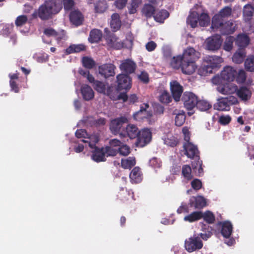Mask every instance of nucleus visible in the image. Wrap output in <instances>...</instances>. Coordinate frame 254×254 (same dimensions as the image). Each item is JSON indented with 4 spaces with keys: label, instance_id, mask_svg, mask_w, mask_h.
I'll return each instance as SVG.
<instances>
[{
    "label": "nucleus",
    "instance_id": "nucleus-1",
    "mask_svg": "<svg viewBox=\"0 0 254 254\" xmlns=\"http://www.w3.org/2000/svg\"><path fill=\"white\" fill-rule=\"evenodd\" d=\"M210 22V17L208 14L198 4L195 5L191 10L188 17L187 23L192 28L196 27L198 24L200 26H206Z\"/></svg>",
    "mask_w": 254,
    "mask_h": 254
},
{
    "label": "nucleus",
    "instance_id": "nucleus-2",
    "mask_svg": "<svg viewBox=\"0 0 254 254\" xmlns=\"http://www.w3.org/2000/svg\"><path fill=\"white\" fill-rule=\"evenodd\" d=\"M61 0L46 1L39 8L38 16L42 19L49 18L53 14L58 13L62 9Z\"/></svg>",
    "mask_w": 254,
    "mask_h": 254
},
{
    "label": "nucleus",
    "instance_id": "nucleus-3",
    "mask_svg": "<svg viewBox=\"0 0 254 254\" xmlns=\"http://www.w3.org/2000/svg\"><path fill=\"white\" fill-rule=\"evenodd\" d=\"M223 62V59L219 56L205 57L203 60V64L198 69V73L200 75L211 73L213 69L219 67Z\"/></svg>",
    "mask_w": 254,
    "mask_h": 254
},
{
    "label": "nucleus",
    "instance_id": "nucleus-4",
    "mask_svg": "<svg viewBox=\"0 0 254 254\" xmlns=\"http://www.w3.org/2000/svg\"><path fill=\"white\" fill-rule=\"evenodd\" d=\"M237 74L236 69L231 66H226L223 68L220 75L214 76L212 79V82L214 84H219L222 83V80L227 81L234 80Z\"/></svg>",
    "mask_w": 254,
    "mask_h": 254
},
{
    "label": "nucleus",
    "instance_id": "nucleus-5",
    "mask_svg": "<svg viewBox=\"0 0 254 254\" xmlns=\"http://www.w3.org/2000/svg\"><path fill=\"white\" fill-rule=\"evenodd\" d=\"M231 14V8L225 7L222 9L219 14H216L212 18L211 28L213 29H218L222 24L223 18L227 17Z\"/></svg>",
    "mask_w": 254,
    "mask_h": 254
},
{
    "label": "nucleus",
    "instance_id": "nucleus-6",
    "mask_svg": "<svg viewBox=\"0 0 254 254\" xmlns=\"http://www.w3.org/2000/svg\"><path fill=\"white\" fill-rule=\"evenodd\" d=\"M222 42L220 36L216 35L207 38L204 42V47L206 50L216 51L220 48Z\"/></svg>",
    "mask_w": 254,
    "mask_h": 254
},
{
    "label": "nucleus",
    "instance_id": "nucleus-7",
    "mask_svg": "<svg viewBox=\"0 0 254 254\" xmlns=\"http://www.w3.org/2000/svg\"><path fill=\"white\" fill-rule=\"evenodd\" d=\"M152 116V113L149 109V105L148 103H143L141 105L140 110L135 113L133 115V119L138 121L143 120L145 119H149Z\"/></svg>",
    "mask_w": 254,
    "mask_h": 254
},
{
    "label": "nucleus",
    "instance_id": "nucleus-8",
    "mask_svg": "<svg viewBox=\"0 0 254 254\" xmlns=\"http://www.w3.org/2000/svg\"><path fill=\"white\" fill-rule=\"evenodd\" d=\"M203 244L198 237L193 236L185 241V248L189 252H192L202 248Z\"/></svg>",
    "mask_w": 254,
    "mask_h": 254
},
{
    "label": "nucleus",
    "instance_id": "nucleus-9",
    "mask_svg": "<svg viewBox=\"0 0 254 254\" xmlns=\"http://www.w3.org/2000/svg\"><path fill=\"white\" fill-rule=\"evenodd\" d=\"M127 122V119L125 117H121L113 120L110 125V129L115 134H120L121 137H125L126 134L121 132V129L123 125Z\"/></svg>",
    "mask_w": 254,
    "mask_h": 254
},
{
    "label": "nucleus",
    "instance_id": "nucleus-10",
    "mask_svg": "<svg viewBox=\"0 0 254 254\" xmlns=\"http://www.w3.org/2000/svg\"><path fill=\"white\" fill-rule=\"evenodd\" d=\"M118 89L119 90H128L131 87V79L126 74H119L117 76Z\"/></svg>",
    "mask_w": 254,
    "mask_h": 254
},
{
    "label": "nucleus",
    "instance_id": "nucleus-11",
    "mask_svg": "<svg viewBox=\"0 0 254 254\" xmlns=\"http://www.w3.org/2000/svg\"><path fill=\"white\" fill-rule=\"evenodd\" d=\"M183 101L185 107L188 110H191L197 106L198 101L197 97L190 92H186L183 96Z\"/></svg>",
    "mask_w": 254,
    "mask_h": 254
},
{
    "label": "nucleus",
    "instance_id": "nucleus-12",
    "mask_svg": "<svg viewBox=\"0 0 254 254\" xmlns=\"http://www.w3.org/2000/svg\"><path fill=\"white\" fill-rule=\"evenodd\" d=\"M120 70L127 74L133 73L136 68L135 63L131 59H127L121 61Z\"/></svg>",
    "mask_w": 254,
    "mask_h": 254
},
{
    "label": "nucleus",
    "instance_id": "nucleus-13",
    "mask_svg": "<svg viewBox=\"0 0 254 254\" xmlns=\"http://www.w3.org/2000/svg\"><path fill=\"white\" fill-rule=\"evenodd\" d=\"M217 90L221 94L228 95L236 93L237 86L234 83H226L218 84Z\"/></svg>",
    "mask_w": 254,
    "mask_h": 254
},
{
    "label": "nucleus",
    "instance_id": "nucleus-14",
    "mask_svg": "<svg viewBox=\"0 0 254 254\" xmlns=\"http://www.w3.org/2000/svg\"><path fill=\"white\" fill-rule=\"evenodd\" d=\"M152 133L148 128H144L139 131L138 134V144L140 146H144L151 140Z\"/></svg>",
    "mask_w": 254,
    "mask_h": 254
},
{
    "label": "nucleus",
    "instance_id": "nucleus-15",
    "mask_svg": "<svg viewBox=\"0 0 254 254\" xmlns=\"http://www.w3.org/2000/svg\"><path fill=\"white\" fill-rule=\"evenodd\" d=\"M116 67L112 64H106L99 66V72L100 74L107 78L115 74V70Z\"/></svg>",
    "mask_w": 254,
    "mask_h": 254
},
{
    "label": "nucleus",
    "instance_id": "nucleus-16",
    "mask_svg": "<svg viewBox=\"0 0 254 254\" xmlns=\"http://www.w3.org/2000/svg\"><path fill=\"white\" fill-rule=\"evenodd\" d=\"M170 89L174 100L176 101L180 100L183 92V87L177 81L173 80L170 83Z\"/></svg>",
    "mask_w": 254,
    "mask_h": 254
},
{
    "label": "nucleus",
    "instance_id": "nucleus-17",
    "mask_svg": "<svg viewBox=\"0 0 254 254\" xmlns=\"http://www.w3.org/2000/svg\"><path fill=\"white\" fill-rule=\"evenodd\" d=\"M183 61H195L199 58L200 54L192 48L186 49L181 56Z\"/></svg>",
    "mask_w": 254,
    "mask_h": 254
},
{
    "label": "nucleus",
    "instance_id": "nucleus-18",
    "mask_svg": "<svg viewBox=\"0 0 254 254\" xmlns=\"http://www.w3.org/2000/svg\"><path fill=\"white\" fill-rule=\"evenodd\" d=\"M196 68L195 61H183L181 69L184 74H191L195 71Z\"/></svg>",
    "mask_w": 254,
    "mask_h": 254
},
{
    "label": "nucleus",
    "instance_id": "nucleus-19",
    "mask_svg": "<svg viewBox=\"0 0 254 254\" xmlns=\"http://www.w3.org/2000/svg\"><path fill=\"white\" fill-rule=\"evenodd\" d=\"M185 154L190 158L197 156L198 150L197 147L190 142H185L184 144Z\"/></svg>",
    "mask_w": 254,
    "mask_h": 254
},
{
    "label": "nucleus",
    "instance_id": "nucleus-20",
    "mask_svg": "<svg viewBox=\"0 0 254 254\" xmlns=\"http://www.w3.org/2000/svg\"><path fill=\"white\" fill-rule=\"evenodd\" d=\"M190 204L195 208H201L206 205V200L201 195L192 196L190 199Z\"/></svg>",
    "mask_w": 254,
    "mask_h": 254
},
{
    "label": "nucleus",
    "instance_id": "nucleus-21",
    "mask_svg": "<svg viewBox=\"0 0 254 254\" xmlns=\"http://www.w3.org/2000/svg\"><path fill=\"white\" fill-rule=\"evenodd\" d=\"M116 92H117V94L116 95L110 94V98L113 100H116L118 99H122L124 102H125L128 99V97L126 93L119 94L118 91ZM128 100L130 103H134L137 101V97L134 94L131 95L128 98Z\"/></svg>",
    "mask_w": 254,
    "mask_h": 254
},
{
    "label": "nucleus",
    "instance_id": "nucleus-22",
    "mask_svg": "<svg viewBox=\"0 0 254 254\" xmlns=\"http://www.w3.org/2000/svg\"><path fill=\"white\" fill-rule=\"evenodd\" d=\"M236 94L242 101H246L251 98L252 91L249 88L246 87H242L239 89L237 88Z\"/></svg>",
    "mask_w": 254,
    "mask_h": 254
},
{
    "label": "nucleus",
    "instance_id": "nucleus-23",
    "mask_svg": "<svg viewBox=\"0 0 254 254\" xmlns=\"http://www.w3.org/2000/svg\"><path fill=\"white\" fill-rule=\"evenodd\" d=\"M214 108L219 111H229L230 106L228 103V99L226 98L218 99L217 102L214 105Z\"/></svg>",
    "mask_w": 254,
    "mask_h": 254
},
{
    "label": "nucleus",
    "instance_id": "nucleus-24",
    "mask_svg": "<svg viewBox=\"0 0 254 254\" xmlns=\"http://www.w3.org/2000/svg\"><path fill=\"white\" fill-rule=\"evenodd\" d=\"M172 114L175 116V125L181 126L185 121L186 116L183 111L175 109L173 111Z\"/></svg>",
    "mask_w": 254,
    "mask_h": 254
},
{
    "label": "nucleus",
    "instance_id": "nucleus-25",
    "mask_svg": "<svg viewBox=\"0 0 254 254\" xmlns=\"http://www.w3.org/2000/svg\"><path fill=\"white\" fill-rule=\"evenodd\" d=\"M92 149V158L94 161L97 162L105 161V154H104L103 148L100 149L95 147Z\"/></svg>",
    "mask_w": 254,
    "mask_h": 254
},
{
    "label": "nucleus",
    "instance_id": "nucleus-26",
    "mask_svg": "<svg viewBox=\"0 0 254 254\" xmlns=\"http://www.w3.org/2000/svg\"><path fill=\"white\" fill-rule=\"evenodd\" d=\"M107 42L109 46L115 49H120L124 46V43H122L119 38L115 35H111L107 39Z\"/></svg>",
    "mask_w": 254,
    "mask_h": 254
},
{
    "label": "nucleus",
    "instance_id": "nucleus-27",
    "mask_svg": "<svg viewBox=\"0 0 254 254\" xmlns=\"http://www.w3.org/2000/svg\"><path fill=\"white\" fill-rule=\"evenodd\" d=\"M129 178L132 183H140L142 179L140 168L138 167L134 168L129 174Z\"/></svg>",
    "mask_w": 254,
    "mask_h": 254
},
{
    "label": "nucleus",
    "instance_id": "nucleus-28",
    "mask_svg": "<svg viewBox=\"0 0 254 254\" xmlns=\"http://www.w3.org/2000/svg\"><path fill=\"white\" fill-rule=\"evenodd\" d=\"M218 28L223 34H231L235 31L236 24L232 21H228L225 24H222Z\"/></svg>",
    "mask_w": 254,
    "mask_h": 254
},
{
    "label": "nucleus",
    "instance_id": "nucleus-29",
    "mask_svg": "<svg viewBox=\"0 0 254 254\" xmlns=\"http://www.w3.org/2000/svg\"><path fill=\"white\" fill-rule=\"evenodd\" d=\"M81 92L83 98L86 100H91L94 97V94L93 90L87 85H84L82 86Z\"/></svg>",
    "mask_w": 254,
    "mask_h": 254
},
{
    "label": "nucleus",
    "instance_id": "nucleus-30",
    "mask_svg": "<svg viewBox=\"0 0 254 254\" xmlns=\"http://www.w3.org/2000/svg\"><path fill=\"white\" fill-rule=\"evenodd\" d=\"M254 13V6L250 4H247L243 8V16L245 20H250Z\"/></svg>",
    "mask_w": 254,
    "mask_h": 254
},
{
    "label": "nucleus",
    "instance_id": "nucleus-31",
    "mask_svg": "<svg viewBox=\"0 0 254 254\" xmlns=\"http://www.w3.org/2000/svg\"><path fill=\"white\" fill-rule=\"evenodd\" d=\"M70 19L73 24L75 25H79L82 22L83 16L79 11L75 10L71 12Z\"/></svg>",
    "mask_w": 254,
    "mask_h": 254
},
{
    "label": "nucleus",
    "instance_id": "nucleus-32",
    "mask_svg": "<svg viewBox=\"0 0 254 254\" xmlns=\"http://www.w3.org/2000/svg\"><path fill=\"white\" fill-rule=\"evenodd\" d=\"M110 25L114 31L118 30L120 28L121 21L120 15L118 13H115L112 15Z\"/></svg>",
    "mask_w": 254,
    "mask_h": 254
},
{
    "label": "nucleus",
    "instance_id": "nucleus-33",
    "mask_svg": "<svg viewBox=\"0 0 254 254\" xmlns=\"http://www.w3.org/2000/svg\"><path fill=\"white\" fill-rule=\"evenodd\" d=\"M126 133L129 138H134L138 136L139 131L135 125L129 124L126 127Z\"/></svg>",
    "mask_w": 254,
    "mask_h": 254
},
{
    "label": "nucleus",
    "instance_id": "nucleus-34",
    "mask_svg": "<svg viewBox=\"0 0 254 254\" xmlns=\"http://www.w3.org/2000/svg\"><path fill=\"white\" fill-rule=\"evenodd\" d=\"M102 37V32L98 29H94L90 31L88 40L91 43L98 42Z\"/></svg>",
    "mask_w": 254,
    "mask_h": 254
},
{
    "label": "nucleus",
    "instance_id": "nucleus-35",
    "mask_svg": "<svg viewBox=\"0 0 254 254\" xmlns=\"http://www.w3.org/2000/svg\"><path fill=\"white\" fill-rule=\"evenodd\" d=\"M203 213L201 211H194L186 216L184 220L190 223L197 221L202 218Z\"/></svg>",
    "mask_w": 254,
    "mask_h": 254
},
{
    "label": "nucleus",
    "instance_id": "nucleus-36",
    "mask_svg": "<svg viewBox=\"0 0 254 254\" xmlns=\"http://www.w3.org/2000/svg\"><path fill=\"white\" fill-rule=\"evenodd\" d=\"M86 50V46L82 44H73L66 49V53L69 54L73 53H79Z\"/></svg>",
    "mask_w": 254,
    "mask_h": 254
},
{
    "label": "nucleus",
    "instance_id": "nucleus-37",
    "mask_svg": "<svg viewBox=\"0 0 254 254\" xmlns=\"http://www.w3.org/2000/svg\"><path fill=\"white\" fill-rule=\"evenodd\" d=\"M249 38L246 34H240L236 40V44L240 47H245L249 43Z\"/></svg>",
    "mask_w": 254,
    "mask_h": 254
},
{
    "label": "nucleus",
    "instance_id": "nucleus-38",
    "mask_svg": "<svg viewBox=\"0 0 254 254\" xmlns=\"http://www.w3.org/2000/svg\"><path fill=\"white\" fill-rule=\"evenodd\" d=\"M135 163V159L134 157H129L121 160V166L125 169H130Z\"/></svg>",
    "mask_w": 254,
    "mask_h": 254
},
{
    "label": "nucleus",
    "instance_id": "nucleus-39",
    "mask_svg": "<svg viewBox=\"0 0 254 254\" xmlns=\"http://www.w3.org/2000/svg\"><path fill=\"white\" fill-rule=\"evenodd\" d=\"M158 100L163 104H168L171 101L172 98L167 91L161 90L158 96Z\"/></svg>",
    "mask_w": 254,
    "mask_h": 254
},
{
    "label": "nucleus",
    "instance_id": "nucleus-40",
    "mask_svg": "<svg viewBox=\"0 0 254 254\" xmlns=\"http://www.w3.org/2000/svg\"><path fill=\"white\" fill-rule=\"evenodd\" d=\"M232 231V226L230 222H225L222 224L221 233L225 238L230 236Z\"/></svg>",
    "mask_w": 254,
    "mask_h": 254
},
{
    "label": "nucleus",
    "instance_id": "nucleus-41",
    "mask_svg": "<svg viewBox=\"0 0 254 254\" xmlns=\"http://www.w3.org/2000/svg\"><path fill=\"white\" fill-rule=\"evenodd\" d=\"M99 140L98 136L96 134H92L86 137V139H82V141L84 143H88L89 147L92 149L96 147V143Z\"/></svg>",
    "mask_w": 254,
    "mask_h": 254
},
{
    "label": "nucleus",
    "instance_id": "nucleus-42",
    "mask_svg": "<svg viewBox=\"0 0 254 254\" xmlns=\"http://www.w3.org/2000/svg\"><path fill=\"white\" fill-rule=\"evenodd\" d=\"M169 16V13L166 10H161L154 13V18L158 22H163L164 20Z\"/></svg>",
    "mask_w": 254,
    "mask_h": 254
},
{
    "label": "nucleus",
    "instance_id": "nucleus-43",
    "mask_svg": "<svg viewBox=\"0 0 254 254\" xmlns=\"http://www.w3.org/2000/svg\"><path fill=\"white\" fill-rule=\"evenodd\" d=\"M245 57V53L243 50H239L232 57L233 62L236 64H240L243 62Z\"/></svg>",
    "mask_w": 254,
    "mask_h": 254
},
{
    "label": "nucleus",
    "instance_id": "nucleus-44",
    "mask_svg": "<svg viewBox=\"0 0 254 254\" xmlns=\"http://www.w3.org/2000/svg\"><path fill=\"white\" fill-rule=\"evenodd\" d=\"M182 173L184 178L187 181H190L193 178L191 169L189 165H186L183 166Z\"/></svg>",
    "mask_w": 254,
    "mask_h": 254
},
{
    "label": "nucleus",
    "instance_id": "nucleus-45",
    "mask_svg": "<svg viewBox=\"0 0 254 254\" xmlns=\"http://www.w3.org/2000/svg\"><path fill=\"white\" fill-rule=\"evenodd\" d=\"M183 63V59L181 56L176 57H173L171 61L170 64L174 68L178 69L182 68Z\"/></svg>",
    "mask_w": 254,
    "mask_h": 254
},
{
    "label": "nucleus",
    "instance_id": "nucleus-46",
    "mask_svg": "<svg viewBox=\"0 0 254 254\" xmlns=\"http://www.w3.org/2000/svg\"><path fill=\"white\" fill-rule=\"evenodd\" d=\"M211 104L207 101L201 100L198 101L197 108L200 111H205L211 108Z\"/></svg>",
    "mask_w": 254,
    "mask_h": 254
},
{
    "label": "nucleus",
    "instance_id": "nucleus-47",
    "mask_svg": "<svg viewBox=\"0 0 254 254\" xmlns=\"http://www.w3.org/2000/svg\"><path fill=\"white\" fill-rule=\"evenodd\" d=\"M245 66L247 70L251 72L254 71V56L249 57L246 59Z\"/></svg>",
    "mask_w": 254,
    "mask_h": 254
},
{
    "label": "nucleus",
    "instance_id": "nucleus-48",
    "mask_svg": "<svg viewBox=\"0 0 254 254\" xmlns=\"http://www.w3.org/2000/svg\"><path fill=\"white\" fill-rule=\"evenodd\" d=\"M82 64L86 68L91 69L95 66V63L92 58L85 57L82 59Z\"/></svg>",
    "mask_w": 254,
    "mask_h": 254
},
{
    "label": "nucleus",
    "instance_id": "nucleus-49",
    "mask_svg": "<svg viewBox=\"0 0 254 254\" xmlns=\"http://www.w3.org/2000/svg\"><path fill=\"white\" fill-rule=\"evenodd\" d=\"M234 40L235 39L233 36L227 37L224 44V49L227 51H231L233 48Z\"/></svg>",
    "mask_w": 254,
    "mask_h": 254
},
{
    "label": "nucleus",
    "instance_id": "nucleus-50",
    "mask_svg": "<svg viewBox=\"0 0 254 254\" xmlns=\"http://www.w3.org/2000/svg\"><path fill=\"white\" fill-rule=\"evenodd\" d=\"M142 0H131V3L128 7L129 12L133 14L136 12V9L141 4Z\"/></svg>",
    "mask_w": 254,
    "mask_h": 254
},
{
    "label": "nucleus",
    "instance_id": "nucleus-51",
    "mask_svg": "<svg viewBox=\"0 0 254 254\" xmlns=\"http://www.w3.org/2000/svg\"><path fill=\"white\" fill-rule=\"evenodd\" d=\"M142 12L146 17H150L154 14V8L150 4H145L143 8Z\"/></svg>",
    "mask_w": 254,
    "mask_h": 254
},
{
    "label": "nucleus",
    "instance_id": "nucleus-52",
    "mask_svg": "<svg viewBox=\"0 0 254 254\" xmlns=\"http://www.w3.org/2000/svg\"><path fill=\"white\" fill-rule=\"evenodd\" d=\"M92 83L93 84V86L95 90L98 92L100 93L104 92L105 90V86L103 82L94 79V81Z\"/></svg>",
    "mask_w": 254,
    "mask_h": 254
},
{
    "label": "nucleus",
    "instance_id": "nucleus-53",
    "mask_svg": "<svg viewBox=\"0 0 254 254\" xmlns=\"http://www.w3.org/2000/svg\"><path fill=\"white\" fill-rule=\"evenodd\" d=\"M202 218L208 223H212L215 220V216L210 211H206L203 214Z\"/></svg>",
    "mask_w": 254,
    "mask_h": 254
},
{
    "label": "nucleus",
    "instance_id": "nucleus-54",
    "mask_svg": "<svg viewBox=\"0 0 254 254\" xmlns=\"http://www.w3.org/2000/svg\"><path fill=\"white\" fill-rule=\"evenodd\" d=\"M107 4L104 1H99L95 5V10L97 12H103L107 9Z\"/></svg>",
    "mask_w": 254,
    "mask_h": 254
},
{
    "label": "nucleus",
    "instance_id": "nucleus-55",
    "mask_svg": "<svg viewBox=\"0 0 254 254\" xmlns=\"http://www.w3.org/2000/svg\"><path fill=\"white\" fill-rule=\"evenodd\" d=\"M138 79L143 83L147 84L149 82V78L147 72L142 71L137 75Z\"/></svg>",
    "mask_w": 254,
    "mask_h": 254
},
{
    "label": "nucleus",
    "instance_id": "nucleus-56",
    "mask_svg": "<svg viewBox=\"0 0 254 254\" xmlns=\"http://www.w3.org/2000/svg\"><path fill=\"white\" fill-rule=\"evenodd\" d=\"M78 72L80 75L86 77L90 83H93L94 81V77L90 74L89 71L80 69Z\"/></svg>",
    "mask_w": 254,
    "mask_h": 254
},
{
    "label": "nucleus",
    "instance_id": "nucleus-57",
    "mask_svg": "<svg viewBox=\"0 0 254 254\" xmlns=\"http://www.w3.org/2000/svg\"><path fill=\"white\" fill-rule=\"evenodd\" d=\"M44 33L45 35H46L47 36L56 37L58 39H62L63 38V36L62 37V36H59V34L57 33V32L56 31H55V30H54L52 28H49L46 29L44 30Z\"/></svg>",
    "mask_w": 254,
    "mask_h": 254
},
{
    "label": "nucleus",
    "instance_id": "nucleus-58",
    "mask_svg": "<svg viewBox=\"0 0 254 254\" xmlns=\"http://www.w3.org/2000/svg\"><path fill=\"white\" fill-rule=\"evenodd\" d=\"M105 154V157L107 156H114L117 153V151L110 146H107L103 148Z\"/></svg>",
    "mask_w": 254,
    "mask_h": 254
},
{
    "label": "nucleus",
    "instance_id": "nucleus-59",
    "mask_svg": "<svg viewBox=\"0 0 254 254\" xmlns=\"http://www.w3.org/2000/svg\"><path fill=\"white\" fill-rule=\"evenodd\" d=\"M246 79V72L243 69H241L238 73L236 80L238 83H244Z\"/></svg>",
    "mask_w": 254,
    "mask_h": 254
},
{
    "label": "nucleus",
    "instance_id": "nucleus-60",
    "mask_svg": "<svg viewBox=\"0 0 254 254\" xmlns=\"http://www.w3.org/2000/svg\"><path fill=\"white\" fill-rule=\"evenodd\" d=\"M119 152L121 155L127 156L130 153V148L127 145H121L119 148Z\"/></svg>",
    "mask_w": 254,
    "mask_h": 254
},
{
    "label": "nucleus",
    "instance_id": "nucleus-61",
    "mask_svg": "<svg viewBox=\"0 0 254 254\" xmlns=\"http://www.w3.org/2000/svg\"><path fill=\"white\" fill-rule=\"evenodd\" d=\"M164 141L165 144L170 146H176L178 142L177 140L173 136L168 137L165 138Z\"/></svg>",
    "mask_w": 254,
    "mask_h": 254
},
{
    "label": "nucleus",
    "instance_id": "nucleus-62",
    "mask_svg": "<svg viewBox=\"0 0 254 254\" xmlns=\"http://www.w3.org/2000/svg\"><path fill=\"white\" fill-rule=\"evenodd\" d=\"M149 164L150 166L155 169L161 167V162L158 159L153 158L150 160Z\"/></svg>",
    "mask_w": 254,
    "mask_h": 254
},
{
    "label": "nucleus",
    "instance_id": "nucleus-63",
    "mask_svg": "<svg viewBox=\"0 0 254 254\" xmlns=\"http://www.w3.org/2000/svg\"><path fill=\"white\" fill-rule=\"evenodd\" d=\"M27 21V17L25 15H20L17 17L15 20V24L17 26H20L25 24Z\"/></svg>",
    "mask_w": 254,
    "mask_h": 254
},
{
    "label": "nucleus",
    "instance_id": "nucleus-64",
    "mask_svg": "<svg viewBox=\"0 0 254 254\" xmlns=\"http://www.w3.org/2000/svg\"><path fill=\"white\" fill-rule=\"evenodd\" d=\"M63 2L65 10H70L74 4L73 0H63Z\"/></svg>",
    "mask_w": 254,
    "mask_h": 254
}]
</instances>
